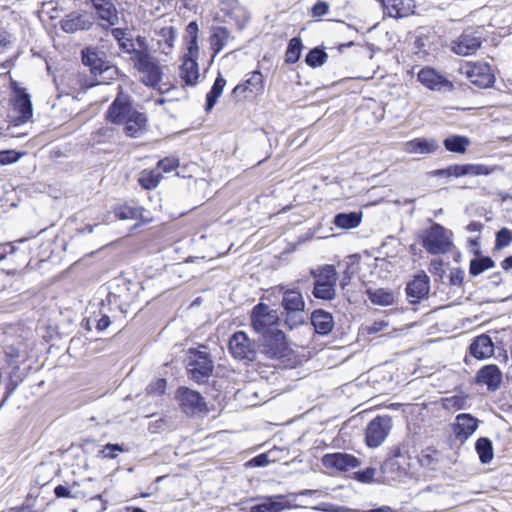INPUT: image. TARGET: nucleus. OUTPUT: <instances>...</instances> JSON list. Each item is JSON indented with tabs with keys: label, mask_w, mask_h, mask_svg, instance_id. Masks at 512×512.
<instances>
[{
	"label": "nucleus",
	"mask_w": 512,
	"mask_h": 512,
	"mask_svg": "<svg viewBox=\"0 0 512 512\" xmlns=\"http://www.w3.org/2000/svg\"><path fill=\"white\" fill-rule=\"evenodd\" d=\"M391 429V418L389 416H377L369 422L366 427L365 439L371 448L380 446Z\"/></svg>",
	"instance_id": "9"
},
{
	"label": "nucleus",
	"mask_w": 512,
	"mask_h": 512,
	"mask_svg": "<svg viewBox=\"0 0 512 512\" xmlns=\"http://www.w3.org/2000/svg\"><path fill=\"white\" fill-rule=\"evenodd\" d=\"M20 156L21 155L14 150L0 151V165H7L17 162Z\"/></svg>",
	"instance_id": "53"
},
{
	"label": "nucleus",
	"mask_w": 512,
	"mask_h": 512,
	"mask_svg": "<svg viewBox=\"0 0 512 512\" xmlns=\"http://www.w3.org/2000/svg\"><path fill=\"white\" fill-rule=\"evenodd\" d=\"M264 338V353L268 357L279 359L286 356L288 347L285 341V335L282 331L276 330L275 333Z\"/></svg>",
	"instance_id": "20"
},
{
	"label": "nucleus",
	"mask_w": 512,
	"mask_h": 512,
	"mask_svg": "<svg viewBox=\"0 0 512 512\" xmlns=\"http://www.w3.org/2000/svg\"><path fill=\"white\" fill-rule=\"evenodd\" d=\"M10 88L12 111L16 114L12 123L17 126L29 122L33 117V105L30 94L16 80H11Z\"/></svg>",
	"instance_id": "2"
},
{
	"label": "nucleus",
	"mask_w": 512,
	"mask_h": 512,
	"mask_svg": "<svg viewBox=\"0 0 512 512\" xmlns=\"http://www.w3.org/2000/svg\"><path fill=\"white\" fill-rule=\"evenodd\" d=\"M466 395H453L443 399V405L446 409L461 410L467 407Z\"/></svg>",
	"instance_id": "45"
},
{
	"label": "nucleus",
	"mask_w": 512,
	"mask_h": 512,
	"mask_svg": "<svg viewBox=\"0 0 512 512\" xmlns=\"http://www.w3.org/2000/svg\"><path fill=\"white\" fill-rule=\"evenodd\" d=\"M114 137V131L110 127H101L92 134V138L97 143H104Z\"/></svg>",
	"instance_id": "49"
},
{
	"label": "nucleus",
	"mask_w": 512,
	"mask_h": 512,
	"mask_svg": "<svg viewBox=\"0 0 512 512\" xmlns=\"http://www.w3.org/2000/svg\"><path fill=\"white\" fill-rule=\"evenodd\" d=\"M281 306L284 310L285 324L290 329L304 323L305 301L300 291L296 289H286L283 292Z\"/></svg>",
	"instance_id": "3"
},
{
	"label": "nucleus",
	"mask_w": 512,
	"mask_h": 512,
	"mask_svg": "<svg viewBox=\"0 0 512 512\" xmlns=\"http://www.w3.org/2000/svg\"><path fill=\"white\" fill-rule=\"evenodd\" d=\"M134 41V56L139 52H143L144 54H150L149 44L147 38L144 36L138 35Z\"/></svg>",
	"instance_id": "55"
},
{
	"label": "nucleus",
	"mask_w": 512,
	"mask_h": 512,
	"mask_svg": "<svg viewBox=\"0 0 512 512\" xmlns=\"http://www.w3.org/2000/svg\"><path fill=\"white\" fill-rule=\"evenodd\" d=\"M55 496L57 498H71L72 494L68 487L64 485H58L54 489Z\"/></svg>",
	"instance_id": "61"
},
{
	"label": "nucleus",
	"mask_w": 512,
	"mask_h": 512,
	"mask_svg": "<svg viewBox=\"0 0 512 512\" xmlns=\"http://www.w3.org/2000/svg\"><path fill=\"white\" fill-rule=\"evenodd\" d=\"M349 268H350V266L348 265L346 267L345 271L343 272L342 278L340 280V287L342 290H345L347 288V286H349L351 283L353 273L350 272Z\"/></svg>",
	"instance_id": "62"
},
{
	"label": "nucleus",
	"mask_w": 512,
	"mask_h": 512,
	"mask_svg": "<svg viewBox=\"0 0 512 512\" xmlns=\"http://www.w3.org/2000/svg\"><path fill=\"white\" fill-rule=\"evenodd\" d=\"M376 474V469L372 467H367L362 471H358L355 473V479L362 483H370L373 481L374 476Z\"/></svg>",
	"instance_id": "54"
},
{
	"label": "nucleus",
	"mask_w": 512,
	"mask_h": 512,
	"mask_svg": "<svg viewBox=\"0 0 512 512\" xmlns=\"http://www.w3.org/2000/svg\"><path fill=\"white\" fill-rule=\"evenodd\" d=\"M282 498L281 495L269 497L265 502L253 505L250 512H282L289 507L286 502L281 501Z\"/></svg>",
	"instance_id": "31"
},
{
	"label": "nucleus",
	"mask_w": 512,
	"mask_h": 512,
	"mask_svg": "<svg viewBox=\"0 0 512 512\" xmlns=\"http://www.w3.org/2000/svg\"><path fill=\"white\" fill-rule=\"evenodd\" d=\"M156 41L159 49L164 54H169L176 39V29L173 26H164L155 29Z\"/></svg>",
	"instance_id": "26"
},
{
	"label": "nucleus",
	"mask_w": 512,
	"mask_h": 512,
	"mask_svg": "<svg viewBox=\"0 0 512 512\" xmlns=\"http://www.w3.org/2000/svg\"><path fill=\"white\" fill-rule=\"evenodd\" d=\"M157 167L163 172L169 173L179 167V159L176 156H168L158 161Z\"/></svg>",
	"instance_id": "48"
},
{
	"label": "nucleus",
	"mask_w": 512,
	"mask_h": 512,
	"mask_svg": "<svg viewBox=\"0 0 512 512\" xmlns=\"http://www.w3.org/2000/svg\"><path fill=\"white\" fill-rule=\"evenodd\" d=\"M134 68L142 75L141 81L148 87L155 88L162 80L163 71L159 61L150 53H137L131 56Z\"/></svg>",
	"instance_id": "4"
},
{
	"label": "nucleus",
	"mask_w": 512,
	"mask_h": 512,
	"mask_svg": "<svg viewBox=\"0 0 512 512\" xmlns=\"http://www.w3.org/2000/svg\"><path fill=\"white\" fill-rule=\"evenodd\" d=\"M322 463L326 468H335L340 471H348L360 465L355 456L348 453H329L323 456Z\"/></svg>",
	"instance_id": "17"
},
{
	"label": "nucleus",
	"mask_w": 512,
	"mask_h": 512,
	"mask_svg": "<svg viewBox=\"0 0 512 512\" xmlns=\"http://www.w3.org/2000/svg\"><path fill=\"white\" fill-rule=\"evenodd\" d=\"M302 48L301 39L298 37L292 38L285 52V62L288 64L296 63L300 59Z\"/></svg>",
	"instance_id": "41"
},
{
	"label": "nucleus",
	"mask_w": 512,
	"mask_h": 512,
	"mask_svg": "<svg viewBox=\"0 0 512 512\" xmlns=\"http://www.w3.org/2000/svg\"><path fill=\"white\" fill-rule=\"evenodd\" d=\"M311 324L317 334L328 335L334 327L333 316L322 309L314 310L311 314Z\"/></svg>",
	"instance_id": "25"
},
{
	"label": "nucleus",
	"mask_w": 512,
	"mask_h": 512,
	"mask_svg": "<svg viewBox=\"0 0 512 512\" xmlns=\"http://www.w3.org/2000/svg\"><path fill=\"white\" fill-rule=\"evenodd\" d=\"M82 61L85 66L89 67L91 74L95 77L114 70L94 49H84L82 51Z\"/></svg>",
	"instance_id": "19"
},
{
	"label": "nucleus",
	"mask_w": 512,
	"mask_h": 512,
	"mask_svg": "<svg viewBox=\"0 0 512 512\" xmlns=\"http://www.w3.org/2000/svg\"><path fill=\"white\" fill-rule=\"evenodd\" d=\"M229 350L237 360L247 362L256 360L257 351L255 345L243 331H237L230 337Z\"/></svg>",
	"instance_id": "8"
},
{
	"label": "nucleus",
	"mask_w": 512,
	"mask_h": 512,
	"mask_svg": "<svg viewBox=\"0 0 512 512\" xmlns=\"http://www.w3.org/2000/svg\"><path fill=\"white\" fill-rule=\"evenodd\" d=\"M231 35L227 28L225 27H216L213 29V33L210 36V44L211 48L214 51V54L219 53L230 40Z\"/></svg>",
	"instance_id": "36"
},
{
	"label": "nucleus",
	"mask_w": 512,
	"mask_h": 512,
	"mask_svg": "<svg viewBox=\"0 0 512 512\" xmlns=\"http://www.w3.org/2000/svg\"><path fill=\"white\" fill-rule=\"evenodd\" d=\"M441 459V453L434 447L428 446L418 455V461L422 467L436 470Z\"/></svg>",
	"instance_id": "32"
},
{
	"label": "nucleus",
	"mask_w": 512,
	"mask_h": 512,
	"mask_svg": "<svg viewBox=\"0 0 512 512\" xmlns=\"http://www.w3.org/2000/svg\"><path fill=\"white\" fill-rule=\"evenodd\" d=\"M495 266V262L491 257L481 256L473 258L470 261L469 273L472 276H478L484 271L493 268Z\"/></svg>",
	"instance_id": "40"
},
{
	"label": "nucleus",
	"mask_w": 512,
	"mask_h": 512,
	"mask_svg": "<svg viewBox=\"0 0 512 512\" xmlns=\"http://www.w3.org/2000/svg\"><path fill=\"white\" fill-rule=\"evenodd\" d=\"M270 463L268 455L265 453L259 454L249 461V464L253 467H264Z\"/></svg>",
	"instance_id": "58"
},
{
	"label": "nucleus",
	"mask_w": 512,
	"mask_h": 512,
	"mask_svg": "<svg viewBox=\"0 0 512 512\" xmlns=\"http://www.w3.org/2000/svg\"><path fill=\"white\" fill-rule=\"evenodd\" d=\"M475 449L479 460L483 464H488L494 457L492 441L487 437H480L475 443Z\"/></svg>",
	"instance_id": "37"
},
{
	"label": "nucleus",
	"mask_w": 512,
	"mask_h": 512,
	"mask_svg": "<svg viewBox=\"0 0 512 512\" xmlns=\"http://www.w3.org/2000/svg\"><path fill=\"white\" fill-rule=\"evenodd\" d=\"M279 316L276 310L271 309L264 303H258L251 311V326L257 333L264 337L269 336L277 330Z\"/></svg>",
	"instance_id": "6"
},
{
	"label": "nucleus",
	"mask_w": 512,
	"mask_h": 512,
	"mask_svg": "<svg viewBox=\"0 0 512 512\" xmlns=\"http://www.w3.org/2000/svg\"><path fill=\"white\" fill-rule=\"evenodd\" d=\"M361 212L338 213L334 216L333 224L341 229H353L361 223Z\"/></svg>",
	"instance_id": "33"
},
{
	"label": "nucleus",
	"mask_w": 512,
	"mask_h": 512,
	"mask_svg": "<svg viewBox=\"0 0 512 512\" xmlns=\"http://www.w3.org/2000/svg\"><path fill=\"white\" fill-rule=\"evenodd\" d=\"M176 399L186 415H195L206 410V402L202 395L187 387L178 388Z\"/></svg>",
	"instance_id": "11"
},
{
	"label": "nucleus",
	"mask_w": 512,
	"mask_h": 512,
	"mask_svg": "<svg viewBox=\"0 0 512 512\" xmlns=\"http://www.w3.org/2000/svg\"><path fill=\"white\" fill-rule=\"evenodd\" d=\"M490 169L481 164H465V176L466 175H488L490 174Z\"/></svg>",
	"instance_id": "51"
},
{
	"label": "nucleus",
	"mask_w": 512,
	"mask_h": 512,
	"mask_svg": "<svg viewBox=\"0 0 512 512\" xmlns=\"http://www.w3.org/2000/svg\"><path fill=\"white\" fill-rule=\"evenodd\" d=\"M118 44L123 51L134 56V41L132 38L126 36L123 40L119 41Z\"/></svg>",
	"instance_id": "59"
},
{
	"label": "nucleus",
	"mask_w": 512,
	"mask_h": 512,
	"mask_svg": "<svg viewBox=\"0 0 512 512\" xmlns=\"http://www.w3.org/2000/svg\"><path fill=\"white\" fill-rule=\"evenodd\" d=\"M142 209L129 205H122L115 209V215L121 220L137 219L141 216Z\"/></svg>",
	"instance_id": "44"
},
{
	"label": "nucleus",
	"mask_w": 512,
	"mask_h": 512,
	"mask_svg": "<svg viewBox=\"0 0 512 512\" xmlns=\"http://www.w3.org/2000/svg\"><path fill=\"white\" fill-rule=\"evenodd\" d=\"M428 271L436 276H439L440 278L443 277L444 269H443V262L442 260L434 259L430 262Z\"/></svg>",
	"instance_id": "57"
},
{
	"label": "nucleus",
	"mask_w": 512,
	"mask_h": 512,
	"mask_svg": "<svg viewBox=\"0 0 512 512\" xmlns=\"http://www.w3.org/2000/svg\"><path fill=\"white\" fill-rule=\"evenodd\" d=\"M469 350L473 357L482 360L493 355L494 344L490 336L482 334L472 341Z\"/></svg>",
	"instance_id": "24"
},
{
	"label": "nucleus",
	"mask_w": 512,
	"mask_h": 512,
	"mask_svg": "<svg viewBox=\"0 0 512 512\" xmlns=\"http://www.w3.org/2000/svg\"><path fill=\"white\" fill-rule=\"evenodd\" d=\"M162 176L158 171L155 170H143L140 175L138 182L147 190L154 189L157 187Z\"/></svg>",
	"instance_id": "42"
},
{
	"label": "nucleus",
	"mask_w": 512,
	"mask_h": 512,
	"mask_svg": "<svg viewBox=\"0 0 512 512\" xmlns=\"http://www.w3.org/2000/svg\"><path fill=\"white\" fill-rule=\"evenodd\" d=\"M111 324L110 317L107 315H102V317L97 321V330L104 331Z\"/></svg>",
	"instance_id": "63"
},
{
	"label": "nucleus",
	"mask_w": 512,
	"mask_h": 512,
	"mask_svg": "<svg viewBox=\"0 0 512 512\" xmlns=\"http://www.w3.org/2000/svg\"><path fill=\"white\" fill-rule=\"evenodd\" d=\"M264 90V78L259 70H255L249 74V77L241 84L234 87L232 93L238 97H247V93L259 94Z\"/></svg>",
	"instance_id": "21"
},
{
	"label": "nucleus",
	"mask_w": 512,
	"mask_h": 512,
	"mask_svg": "<svg viewBox=\"0 0 512 512\" xmlns=\"http://www.w3.org/2000/svg\"><path fill=\"white\" fill-rule=\"evenodd\" d=\"M180 77L186 85L195 86L199 79V68L197 59L183 58L180 66Z\"/></svg>",
	"instance_id": "29"
},
{
	"label": "nucleus",
	"mask_w": 512,
	"mask_h": 512,
	"mask_svg": "<svg viewBox=\"0 0 512 512\" xmlns=\"http://www.w3.org/2000/svg\"><path fill=\"white\" fill-rule=\"evenodd\" d=\"M476 381L486 385L488 390L495 391L501 384L502 373L497 365H486L478 371Z\"/></svg>",
	"instance_id": "22"
},
{
	"label": "nucleus",
	"mask_w": 512,
	"mask_h": 512,
	"mask_svg": "<svg viewBox=\"0 0 512 512\" xmlns=\"http://www.w3.org/2000/svg\"><path fill=\"white\" fill-rule=\"evenodd\" d=\"M225 85H226V79L221 75V73H218V75L214 81V84L211 87V90L206 95V103H205L206 111H210L213 109V107L217 103L219 97L222 95Z\"/></svg>",
	"instance_id": "34"
},
{
	"label": "nucleus",
	"mask_w": 512,
	"mask_h": 512,
	"mask_svg": "<svg viewBox=\"0 0 512 512\" xmlns=\"http://www.w3.org/2000/svg\"><path fill=\"white\" fill-rule=\"evenodd\" d=\"M422 246L430 254H444L450 250L451 241L447 235V230L438 223H433L429 229L424 232L422 237Z\"/></svg>",
	"instance_id": "7"
},
{
	"label": "nucleus",
	"mask_w": 512,
	"mask_h": 512,
	"mask_svg": "<svg viewBox=\"0 0 512 512\" xmlns=\"http://www.w3.org/2000/svg\"><path fill=\"white\" fill-rule=\"evenodd\" d=\"M417 78L422 85L430 90L440 91L443 89L451 90L453 88V84L447 78L430 67L422 68Z\"/></svg>",
	"instance_id": "16"
},
{
	"label": "nucleus",
	"mask_w": 512,
	"mask_h": 512,
	"mask_svg": "<svg viewBox=\"0 0 512 512\" xmlns=\"http://www.w3.org/2000/svg\"><path fill=\"white\" fill-rule=\"evenodd\" d=\"M147 126V117L145 113L138 112L132 114V118L124 124L123 131L126 136L138 138L144 134Z\"/></svg>",
	"instance_id": "27"
},
{
	"label": "nucleus",
	"mask_w": 512,
	"mask_h": 512,
	"mask_svg": "<svg viewBox=\"0 0 512 512\" xmlns=\"http://www.w3.org/2000/svg\"><path fill=\"white\" fill-rule=\"evenodd\" d=\"M186 362L189 377L196 383H204L214 369L213 361L205 351L190 349Z\"/></svg>",
	"instance_id": "5"
},
{
	"label": "nucleus",
	"mask_w": 512,
	"mask_h": 512,
	"mask_svg": "<svg viewBox=\"0 0 512 512\" xmlns=\"http://www.w3.org/2000/svg\"><path fill=\"white\" fill-rule=\"evenodd\" d=\"M512 242V231L506 227L501 228L496 233L495 248L501 250L510 245Z\"/></svg>",
	"instance_id": "46"
},
{
	"label": "nucleus",
	"mask_w": 512,
	"mask_h": 512,
	"mask_svg": "<svg viewBox=\"0 0 512 512\" xmlns=\"http://www.w3.org/2000/svg\"><path fill=\"white\" fill-rule=\"evenodd\" d=\"M138 112L128 97L117 96L109 106L106 116L110 122L124 125L132 118V114H137Z\"/></svg>",
	"instance_id": "10"
},
{
	"label": "nucleus",
	"mask_w": 512,
	"mask_h": 512,
	"mask_svg": "<svg viewBox=\"0 0 512 512\" xmlns=\"http://www.w3.org/2000/svg\"><path fill=\"white\" fill-rule=\"evenodd\" d=\"M98 17L106 21L109 25H114L118 21V14L111 0H91Z\"/></svg>",
	"instance_id": "28"
},
{
	"label": "nucleus",
	"mask_w": 512,
	"mask_h": 512,
	"mask_svg": "<svg viewBox=\"0 0 512 512\" xmlns=\"http://www.w3.org/2000/svg\"><path fill=\"white\" fill-rule=\"evenodd\" d=\"M464 280V270L461 268H452L449 273V284L451 286L461 287Z\"/></svg>",
	"instance_id": "52"
},
{
	"label": "nucleus",
	"mask_w": 512,
	"mask_h": 512,
	"mask_svg": "<svg viewBox=\"0 0 512 512\" xmlns=\"http://www.w3.org/2000/svg\"><path fill=\"white\" fill-rule=\"evenodd\" d=\"M479 420L469 413L458 414L453 424V433L461 443L468 440L477 430Z\"/></svg>",
	"instance_id": "15"
},
{
	"label": "nucleus",
	"mask_w": 512,
	"mask_h": 512,
	"mask_svg": "<svg viewBox=\"0 0 512 512\" xmlns=\"http://www.w3.org/2000/svg\"><path fill=\"white\" fill-rule=\"evenodd\" d=\"M310 274L314 279L312 295L316 299L331 301L336 298V285L338 273L333 265H323L317 269H311Z\"/></svg>",
	"instance_id": "1"
},
{
	"label": "nucleus",
	"mask_w": 512,
	"mask_h": 512,
	"mask_svg": "<svg viewBox=\"0 0 512 512\" xmlns=\"http://www.w3.org/2000/svg\"><path fill=\"white\" fill-rule=\"evenodd\" d=\"M385 13L392 18H403L413 12V0H381Z\"/></svg>",
	"instance_id": "23"
},
{
	"label": "nucleus",
	"mask_w": 512,
	"mask_h": 512,
	"mask_svg": "<svg viewBox=\"0 0 512 512\" xmlns=\"http://www.w3.org/2000/svg\"><path fill=\"white\" fill-rule=\"evenodd\" d=\"M438 148L436 140L426 138H416L405 144V151L413 154H429Z\"/></svg>",
	"instance_id": "30"
},
{
	"label": "nucleus",
	"mask_w": 512,
	"mask_h": 512,
	"mask_svg": "<svg viewBox=\"0 0 512 512\" xmlns=\"http://www.w3.org/2000/svg\"><path fill=\"white\" fill-rule=\"evenodd\" d=\"M482 45V37L478 31L465 30L455 40L451 41L450 49L460 56L475 54Z\"/></svg>",
	"instance_id": "12"
},
{
	"label": "nucleus",
	"mask_w": 512,
	"mask_h": 512,
	"mask_svg": "<svg viewBox=\"0 0 512 512\" xmlns=\"http://www.w3.org/2000/svg\"><path fill=\"white\" fill-rule=\"evenodd\" d=\"M406 295L411 304H417L426 299L430 293V279L425 272L413 277L406 285Z\"/></svg>",
	"instance_id": "13"
},
{
	"label": "nucleus",
	"mask_w": 512,
	"mask_h": 512,
	"mask_svg": "<svg viewBox=\"0 0 512 512\" xmlns=\"http://www.w3.org/2000/svg\"><path fill=\"white\" fill-rule=\"evenodd\" d=\"M466 76L479 88H489L495 82V76L487 63L477 62L467 66Z\"/></svg>",
	"instance_id": "14"
},
{
	"label": "nucleus",
	"mask_w": 512,
	"mask_h": 512,
	"mask_svg": "<svg viewBox=\"0 0 512 512\" xmlns=\"http://www.w3.org/2000/svg\"><path fill=\"white\" fill-rule=\"evenodd\" d=\"M369 300L376 305L389 306L394 303V294L383 288L367 289L366 291Z\"/></svg>",
	"instance_id": "38"
},
{
	"label": "nucleus",
	"mask_w": 512,
	"mask_h": 512,
	"mask_svg": "<svg viewBox=\"0 0 512 512\" xmlns=\"http://www.w3.org/2000/svg\"><path fill=\"white\" fill-rule=\"evenodd\" d=\"M166 388V380L158 379L154 385L151 386V389L159 394H163Z\"/></svg>",
	"instance_id": "64"
},
{
	"label": "nucleus",
	"mask_w": 512,
	"mask_h": 512,
	"mask_svg": "<svg viewBox=\"0 0 512 512\" xmlns=\"http://www.w3.org/2000/svg\"><path fill=\"white\" fill-rule=\"evenodd\" d=\"M313 509L323 512H341L343 508L330 503H320L318 506L313 507Z\"/></svg>",
	"instance_id": "60"
},
{
	"label": "nucleus",
	"mask_w": 512,
	"mask_h": 512,
	"mask_svg": "<svg viewBox=\"0 0 512 512\" xmlns=\"http://www.w3.org/2000/svg\"><path fill=\"white\" fill-rule=\"evenodd\" d=\"M470 144V140L465 136L453 135L443 141L446 150L454 153H464Z\"/></svg>",
	"instance_id": "39"
},
{
	"label": "nucleus",
	"mask_w": 512,
	"mask_h": 512,
	"mask_svg": "<svg viewBox=\"0 0 512 512\" xmlns=\"http://www.w3.org/2000/svg\"><path fill=\"white\" fill-rule=\"evenodd\" d=\"M327 58L328 54L324 49L315 47L307 53L305 62L308 66L316 68L322 66L327 61Z\"/></svg>",
	"instance_id": "43"
},
{
	"label": "nucleus",
	"mask_w": 512,
	"mask_h": 512,
	"mask_svg": "<svg viewBox=\"0 0 512 512\" xmlns=\"http://www.w3.org/2000/svg\"><path fill=\"white\" fill-rule=\"evenodd\" d=\"M436 176H454L462 177L465 176V164L462 165H451L445 169H439L434 172Z\"/></svg>",
	"instance_id": "47"
},
{
	"label": "nucleus",
	"mask_w": 512,
	"mask_h": 512,
	"mask_svg": "<svg viewBox=\"0 0 512 512\" xmlns=\"http://www.w3.org/2000/svg\"><path fill=\"white\" fill-rule=\"evenodd\" d=\"M125 451H126V449L124 448L123 445L108 443L100 451V454L104 458L115 459L117 457V452H125Z\"/></svg>",
	"instance_id": "50"
},
{
	"label": "nucleus",
	"mask_w": 512,
	"mask_h": 512,
	"mask_svg": "<svg viewBox=\"0 0 512 512\" xmlns=\"http://www.w3.org/2000/svg\"><path fill=\"white\" fill-rule=\"evenodd\" d=\"M92 24L93 17L88 13L72 12L60 21L61 28L66 33L88 30Z\"/></svg>",
	"instance_id": "18"
},
{
	"label": "nucleus",
	"mask_w": 512,
	"mask_h": 512,
	"mask_svg": "<svg viewBox=\"0 0 512 512\" xmlns=\"http://www.w3.org/2000/svg\"><path fill=\"white\" fill-rule=\"evenodd\" d=\"M186 32L188 34L187 41V53L184 55V58H193L197 59L199 54L198 47V25L195 21L190 22L187 25Z\"/></svg>",
	"instance_id": "35"
},
{
	"label": "nucleus",
	"mask_w": 512,
	"mask_h": 512,
	"mask_svg": "<svg viewBox=\"0 0 512 512\" xmlns=\"http://www.w3.org/2000/svg\"><path fill=\"white\" fill-rule=\"evenodd\" d=\"M329 11V5L326 1H317L312 7V15L314 17H322Z\"/></svg>",
	"instance_id": "56"
}]
</instances>
